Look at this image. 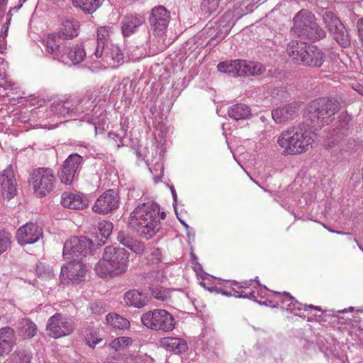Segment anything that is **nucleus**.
Here are the masks:
<instances>
[{
  "label": "nucleus",
  "mask_w": 363,
  "mask_h": 363,
  "mask_svg": "<svg viewBox=\"0 0 363 363\" xmlns=\"http://www.w3.org/2000/svg\"><path fill=\"white\" fill-rule=\"evenodd\" d=\"M158 204L152 201L139 204L130 213L128 226L141 238L149 240L161 228L160 220L165 218Z\"/></svg>",
  "instance_id": "obj_1"
},
{
  "label": "nucleus",
  "mask_w": 363,
  "mask_h": 363,
  "mask_svg": "<svg viewBox=\"0 0 363 363\" xmlns=\"http://www.w3.org/2000/svg\"><path fill=\"white\" fill-rule=\"evenodd\" d=\"M129 255V252L124 248L106 246L102 257L95 266L96 274L104 278L125 273L128 268Z\"/></svg>",
  "instance_id": "obj_2"
},
{
  "label": "nucleus",
  "mask_w": 363,
  "mask_h": 363,
  "mask_svg": "<svg viewBox=\"0 0 363 363\" xmlns=\"http://www.w3.org/2000/svg\"><path fill=\"white\" fill-rule=\"evenodd\" d=\"M313 142L311 133L304 125L290 127L282 131L277 139V143L286 155L304 152Z\"/></svg>",
  "instance_id": "obj_3"
},
{
  "label": "nucleus",
  "mask_w": 363,
  "mask_h": 363,
  "mask_svg": "<svg viewBox=\"0 0 363 363\" xmlns=\"http://www.w3.org/2000/svg\"><path fill=\"white\" fill-rule=\"evenodd\" d=\"M286 52L295 62L304 66L320 67L325 61L320 49L301 41H290L286 46Z\"/></svg>",
  "instance_id": "obj_4"
},
{
  "label": "nucleus",
  "mask_w": 363,
  "mask_h": 363,
  "mask_svg": "<svg viewBox=\"0 0 363 363\" xmlns=\"http://www.w3.org/2000/svg\"><path fill=\"white\" fill-rule=\"evenodd\" d=\"M294 25L291 33L294 35L316 41L325 37V31L316 22L315 15L306 10H300L293 18Z\"/></svg>",
  "instance_id": "obj_5"
},
{
  "label": "nucleus",
  "mask_w": 363,
  "mask_h": 363,
  "mask_svg": "<svg viewBox=\"0 0 363 363\" xmlns=\"http://www.w3.org/2000/svg\"><path fill=\"white\" fill-rule=\"evenodd\" d=\"M340 102L335 99L320 98L311 101L307 106V125L317 129L328 123V119L340 109Z\"/></svg>",
  "instance_id": "obj_6"
},
{
  "label": "nucleus",
  "mask_w": 363,
  "mask_h": 363,
  "mask_svg": "<svg viewBox=\"0 0 363 363\" xmlns=\"http://www.w3.org/2000/svg\"><path fill=\"white\" fill-rule=\"evenodd\" d=\"M57 179L54 171L49 167H39L30 174L29 182L38 197H44L50 194L55 186Z\"/></svg>",
  "instance_id": "obj_7"
},
{
  "label": "nucleus",
  "mask_w": 363,
  "mask_h": 363,
  "mask_svg": "<svg viewBox=\"0 0 363 363\" xmlns=\"http://www.w3.org/2000/svg\"><path fill=\"white\" fill-rule=\"evenodd\" d=\"M142 323L149 329L170 332L176 325L173 315L164 309H155L141 315Z\"/></svg>",
  "instance_id": "obj_8"
},
{
  "label": "nucleus",
  "mask_w": 363,
  "mask_h": 363,
  "mask_svg": "<svg viewBox=\"0 0 363 363\" xmlns=\"http://www.w3.org/2000/svg\"><path fill=\"white\" fill-rule=\"evenodd\" d=\"M92 241L86 237H72L67 240L64 244L63 257L67 260L82 259L91 254Z\"/></svg>",
  "instance_id": "obj_9"
},
{
  "label": "nucleus",
  "mask_w": 363,
  "mask_h": 363,
  "mask_svg": "<svg viewBox=\"0 0 363 363\" xmlns=\"http://www.w3.org/2000/svg\"><path fill=\"white\" fill-rule=\"evenodd\" d=\"M74 330V320L60 313L50 317L46 325L48 335L55 339L69 335Z\"/></svg>",
  "instance_id": "obj_10"
},
{
  "label": "nucleus",
  "mask_w": 363,
  "mask_h": 363,
  "mask_svg": "<svg viewBox=\"0 0 363 363\" xmlns=\"http://www.w3.org/2000/svg\"><path fill=\"white\" fill-rule=\"evenodd\" d=\"M83 161V157L77 153L69 155L63 162L57 172L61 182L66 185H70L77 180Z\"/></svg>",
  "instance_id": "obj_11"
},
{
  "label": "nucleus",
  "mask_w": 363,
  "mask_h": 363,
  "mask_svg": "<svg viewBox=\"0 0 363 363\" xmlns=\"http://www.w3.org/2000/svg\"><path fill=\"white\" fill-rule=\"evenodd\" d=\"M322 16L324 23L338 44L345 48L348 46L350 44L349 35L343 23L335 14L332 11H325Z\"/></svg>",
  "instance_id": "obj_12"
},
{
  "label": "nucleus",
  "mask_w": 363,
  "mask_h": 363,
  "mask_svg": "<svg viewBox=\"0 0 363 363\" xmlns=\"http://www.w3.org/2000/svg\"><path fill=\"white\" fill-rule=\"evenodd\" d=\"M45 51L48 55L60 62H66L65 50L67 42L55 32L43 40Z\"/></svg>",
  "instance_id": "obj_13"
},
{
  "label": "nucleus",
  "mask_w": 363,
  "mask_h": 363,
  "mask_svg": "<svg viewBox=\"0 0 363 363\" xmlns=\"http://www.w3.org/2000/svg\"><path fill=\"white\" fill-rule=\"evenodd\" d=\"M86 266L77 260H69L61 267L60 280L62 283H79L84 280Z\"/></svg>",
  "instance_id": "obj_14"
},
{
  "label": "nucleus",
  "mask_w": 363,
  "mask_h": 363,
  "mask_svg": "<svg viewBox=\"0 0 363 363\" xmlns=\"http://www.w3.org/2000/svg\"><path fill=\"white\" fill-rule=\"evenodd\" d=\"M170 20V12L163 6H157L152 9L149 23L155 35L164 33Z\"/></svg>",
  "instance_id": "obj_15"
},
{
  "label": "nucleus",
  "mask_w": 363,
  "mask_h": 363,
  "mask_svg": "<svg viewBox=\"0 0 363 363\" xmlns=\"http://www.w3.org/2000/svg\"><path fill=\"white\" fill-rule=\"evenodd\" d=\"M120 197L114 189L103 193L95 201L92 210L99 214H107L118 208Z\"/></svg>",
  "instance_id": "obj_16"
},
{
  "label": "nucleus",
  "mask_w": 363,
  "mask_h": 363,
  "mask_svg": "<svg viewBox=\"0 0 363 363\" xmlns=\"http://www.w3.org/2000/svg\"><path fill=\"white\" fill-rule=\"evenodd\" d=\"M43 237V230L36 223H27L21 226L16 233L19 245L24 246L38 242Z\"/></svg>",
  "instance_id": "obj_17"
},
{
  "label": "nucleus",
  "mask_w": 363,
  "mask_h": 363,
  "mask_svg": "<svg viewBox=\"0 0 363 363\" xmlns=\"http://www.w3.org/2000/svg\"><path fill=\"white\" fill-rule=\"evenodd\" d=\"M274 298L272 303L273 307H280L284 310L290 311L295 315H301L298 312L301 311L302 303H299L296 298L292 296L289 292H274Z\"/></svg>",
  "instance_id": "obj_18"
},
{
  "label": "nucleus",
  "mask_w": 363,
  "mask_h": 363,
  "mask_svg": "<svg viewBox=\"0 0 363 363\" xmlns=\"http://www.w3.org/2000/svg\"><path fill=\"white\" fill-rule=\"evenodd\" d=\"M0 184L4 199L11 200L16 194V180L13 167L8 166L0 174Z\"/></svg>",
  "instance_id": "obj_19"
},
{
  "label": "nucleus",
  "mask_w": 363,
  "mask_h": 363,
  "mask_svg": "<svg viewBox=\"0 0 363 363\" xmlns=\"http://www.w3.org/2000/svg\"><path fill=\"white\" fill-rule=\"evenodd\" d=\"M145 17L139 13H128L121 21V32L124 37H129L136 33L145 23Z\"/></svg>",
  "instance_id": "obj_20"
},
{
  "label": "nucleus",
  "mask_w": 363,
  "mask_h": 363,
  "mask_svg": "<svg viewBox=\"0 0 363 363\" xmlns=\"http://www.w3.org/2000/svg\"><path fill=\"white\" fill-rule=\"evenodd\" d=\"M297 104L291 103L272 111V116L277 123H284L292 120L298 115Z\"/></svg>",
  "instance_id": "obj_21"
},
{
  "label": "nucleus",
  "mask_w": 363,
  "mask_h": 363,
  "mask_svg": "<svg viewBox=\"0 0 363 363\" xmlns=\"http://www.w3.org/2000/svg\"><path fill=\"white\" fill-rule=\"evenodd\" d=\"M61 203L67 208L82 209L88 205V199L82 194L65 191L61 196Z\"/></svg>",
  "instance_id": "obj_22"
},
{
  "label": "nucleus",
  "mask_w": 363,
  "mask_h": 363,
  "mask_svg": "<svg viewBox=\"0 0 363 363\" xmlns=\"http://www.w3.org/2000/svg\"><path fill=\"white\" fill-rule=\"evenodd\" d=\"M16 343V336L13 328L4 327L0 329V356L9 354Z\"/></svg>",
  "instance_id": "obj_23"
},
{
  "label": "nucleus",
  "mask_w": 363,
  "mask_h": 363,
  "mask_svg": "<svg viewBox=\"0 0 363 363\" xmlns=\"http://www.w3.org/2000/svg\"><path fill=\"white\" fill-rule=\"evenodd\" d=\"M116 240L122 245L126 247L137 255H142L145 251V245L135 239L129 232L120 230L117 233Z\"/></svg>",
  "instance_id": "obj_24"
},
{
  "label": "nucleus",
  "mask_w": 363,
  "mask_h": 363,
  "mask_svg": "<svg viewBox=\"0 0 363 363\" xmlns=\"http://www.w3.org/2000/svg\"><path fill=\"white\" fill-rule=\"evenodd\" d=\"M217 67L219 72L226 73L232 77L245 76V60H235L221 62Z\"/></svg>",
  "instance_id": "obj_25"
},
{
  "label": "nucleus",
  "mask_w": 363,
  "mask_h": 363,
  "mask_svg": "<svg viewBox=\"0 0 363 363\" xmlns=\"http://www.w3.org/2000/svg\"><path fill=\"white\" fill-rule=\"evenodd\" d=\"M160 345L165 350L173 352L175 354L185 352L187 349L186 341L182 338L176 337H166L160 340Z\"/></svg>",
  "instance_id": "obj_26"
},
{
  "label": "nucleus",
  "mask_w": 363,
  "mask_h": 363,
  "mask_svg": "<svg viewBox=\"0 0 363 363\" xmlns=\"http://www.w3.org/2000/svg\"><path fill=\"white\" fill-rule=\"evenodd\" d=\"M79 23L74 18H67L62 23V26L57 32H55L64 40H71L79 34Z\"/></svg>",
  "instance_id": "obj_27"
},
{
  "label": "nucleus",
  "mask_w": 363,
  "mask_h": 363,
  "mask_svg": "<svg viewBox=\"0 0 363 363\" xmlns=\"http://www.w3.org/2000/svg\"><path fill=\"white\" fill-rule=\"evenodd\" d=\"M104 60L112 67H116L115 64L121 65L124 62V55L120 48L113 44H110L104 50Z\"/></svg>",
  "instance_id": "obj_28"
},
{
  "label": "nucleus",
  "mask_w": 363,
  "mask_h": 363,
  "mask_svg": "<svg viewBox=\"0 0 363 363\" xmlns=\"http://www.w3.org/2000/svg\"><path fill=\"white\" fill-rule=\"evenodd\" d=\"M237 286L238 282L235 281H225L223 285L220 284L215 286L211 288H208L211 291H214L217 294H220L226 296H235L236 298H244L246 295L244 294H240V291L238 290Z\"/></svg>",
  "instance_id": "obj_29"
},
{
  "label": "nucleus",
  "mask_w": 363,
  "mask_h": 363,
  "mask_svg": "<svg viewBox=\"0 0 363 363\" xmlns=\"http://www.w3.org/2000/svg\"><path fill=\"white\" fill-rule=\"evenodd\" d=\"M110 45L109 30L108 27L102 26L97 30L96 46L94 55L96 58L103 57L104 50Z\"/></svg>",
  "instance_id": "obj_30"
},
{
  "label": "nucleus",
  "mask_w": 363,
  "mask_h": 363,
  "mask_svg": "<svg viewBox=\"0 0 363 363\" xmlns=\"http://www.w3.org/2000/svg\"><path fill=\"white\" fill-rule=\"evenodd\" d=\"M254 289L255 290H251L250 291H243V293L246 295L244 298L252 299L261 305L271 306L272 301L269 298H267L266 301H264L258 300V298H264L266 297L267 288L265 286H262L259 281H256V283H255Z\"/></svg>",
  "instance_id": "obj_31"
},
{
  "label": "nucleus",
  "mask_w": 363,
  "mask_h": 363,
  "mask_svg": "<svg viewBox=\"0 0 363 363\" xmlns=\"http://www.w3.org/2000/svg\"><path fill=\"white\" fill-rule=\"evenodd\" d=\"M67 59L66 62H62L64 64L77 65L80 63L85 57L86 52L82 44L72 45L69 47L67 52H65Z\"/></svg>",
  "instance_id": "obj_32"
},
{
  "label": "nucleus",
  "mask_w": 363,
  "mask_h": 363,
  "mask_svg": "<svg viewBox=\"0 0 363 363\" xmlns=\"http://www.w3.org/2000/svg\"><path fill=\"white\" fill-rule=\"evenodd\" d=\"M74 99H69L63 101L54 102L52 111L58 115L65 116L67 115H77Z\"/></svg>",
  "instance_id": "obj_33"
},
{
  "label": "nucleus",
  "mask_w": 363,
  "mask_h": 363,
  "mask_svg": "<svg viewBox=\"0 0 363 363\" xmlns=\"http://www.w3.org/2000/svg\"><path fill=\"white\" fill-rule=\"evenodd\" d=\"M124 301L128 306L140 308L147 305V299L143 294L137 290H132L125 294Z\"/></svg>",
  "instance_id": "obj_34"
},
{
  "label": "nucleus",
  "mask_w": 363,
  "mask_h": 363,
  "mask_svg": "<svg viewBox=\"0 0 363 363\" xmlns=\"http://www.w3.org/2000/svg\"><path fill=\"white\" fill-rule=\"evenodd\" d=\"M228 115L235 121L247 119L251 116L250 108L244 104H236L228 108Z\"/></svg>",
  "instance_id": "obj_35"
},
{
  "label": "nucleus",
  "mask_w": 363,
  "mask_h": 363,
  "mask_svg": "<svg viewBox=\"0 0 363 363\" xmlns=\"http://www.w3.org/2000/svg\"><path fill=\"white\" fill-rule=\"evenodd\" d=\"M36 324L29 318H23L18 323V331L19 335L24 339H30L37 333Z\"/></svg>",
  "instance_id": "obj_36"
},
{
  "label": "nucleus",
  "mask_w": 363,
  "mask_h": 363,
  "mask_svg": "<svg viewBox=\"0 0 363 363\" xmlns=\"http://www.w3.org/2000/svg\"><path fill=\"white\" fill-rule=\"evenodd\" d=\"M76 114L82 113L94 112L96 113L99 111L100 107L94 105V101L89 96H84L80 99H74ZM88 113L86 114V116Z\"/></svg>",
  "instance_id": "obj_37"
},
{
  "label": "nucleus",
  "mask_w": 363,
  "mask_h": 363,
  "mask_svg": "<svg viewBox=\"0 0 363 363\" xmlns=\"http://www.w3.org/2000/svg\"><path fill=\"white\" fill-rule=\"evenodd\" d=\"M104 0H72L75 6L80 8L88 13H94L102 4Z\"/></svg>",
  "instance_id": "obj_38"
},
{
  "label": "nucleus",
  "mask_w": 363,
  "mask_h": 363,
  "mask_svg": "<svg viewBox=\"0 0 363 363\" xmlns=\"http://www.w3.org/2000/svg\"><path fill=\"white\" fill-rule=\"evenodd\" d=\"M32 358L31 352L24 349H18L11 354L9 363H30Z\"/></svg>",
  "instance_id": "obj_39"
},
{
  "label": "nucleus",
  "mask_w": 363,
  "mask_h": 363,
  "mask_svg": "<svg viewBox=\"0 0 363 363\" xmlns=\"http://www.w3.org/2000/svg\"><path fill=\"white\" fill-rule=\"evenodd\" d=\"M245 75L259 76L265 72V67L257 62H247L245 60Z\"/></svg>",
  "instance_id": "obj_40"
},
{
  "label": "nucleus",
  "mask_w": 363,
  "mask_h": 363,
  "mask_svg": "<svg viewBox=\"0 0 363 363\" xmlns=\"http://www.w3.org/2000/svg\"><path fill=\"white\" fill-rule=\"evenodd\" d=\"M106 320L110 325L120 329L126 328L130 325L127 319L115 313H109L107 315Z\"/></svg>",
  "instance_id": "obj_41"
},
{
  "label": "nucleus",
  "mask_w": 363,
  "mask_h": 363,
  "mask_svg": "<svg viewBox=\"0 0 363 363\" xmlns=\"http://www.w3.org/2000/svg\"><path fill=\"white\" fill-rule=\"evenodd\" d=\"M150 289L152 296L157 300L165 301L170 298L169 291L161 286L152 284Z\"/></svg>",
  "instance_id": "obj_42"
},
{
  "label": "nucleus",
  "mask_w": 363,
  "mask_h": 363,
  "mask_svg": "<svg viewBox=\"0 0 363 363\" xmlns=\"http://www.w3.org/2000/svg\"><path fill=\"white\" fill-rule=\"evenodd\" d=\"M220 0H203L201 9L204 14L212 15L218 12Z\"/></svg>",
  "instance_id": "obj_43"
},
{
  "label": "nucleus",
  "mask_w": 363,
  "mask_h": 363,
  "mask_svg": "<svg viewBox=\"0 0 363 363\" xmlns=\"http://www.w3.org/2000/svg\"><path fill=\"white\" fill-rule=\"evenodd\" d=\"M36 273L39 278L45 280L52 279L54 276L52 268L50 265L43 263L37 264Z\"/></svg>",
  "instance_id": "obj_44"
},
{
  "label": "nucleus",
  "mask_w": 363,
  "mask_h": 363,
  "mask_svg": "<svg viewBox=\"0 0 363 363\" xmlns=\"http://www.w3.org/2000/svg\"><path fill=\"white\" fill-rule=\"evenodd\" d=\"M11 244V234L5 230L0 232V255L6 252Z\"/></svg>",
  "instance_id": "obj_45"
},
{
  "label": "nucleus",
  "mask_w": 363,
  "mask_h": 363,
  "mask_svg": "<svg viewBox=\"0 0 363 363\" xmlns=\"http://www.w3.org/2000/svg\"><path fill=\"white\" fill-rule=\"evenodd\" d=\"M98 228L101 236L107 238L112 233L113 223L110 221L103 220L99 223Z\"/></svg>",
  "instance_id": "obj_46"
},
{
  "label": "nucleus",
  "mask_w": 363,
  "mask_h": 363,
  "mask_svg": "<svg viewBox=\"0 0 363 363\" xmlns=\"http://www.w3.org/2000/svg\"><path fill=\"white\" fill-rule=\"evenodd\" d=\"M131 339L127 337H119L113 340L110 345L112 348L118 350L120 347H124L131 343Z\"/></svg>",
  "instance_id": "obj_47"
},
{
  "label": "nucleus",
  "mask_w": 363,
  "mask_h": 363,
  "mask_svg": "<svg viewBox=\"0 0 363 363\" xmlns=\"http://www.w3.org/2000/svg\"><path fill=\"white\" fill-rule=\"evenodd\" d=\"M255 284H252V280L244 281L241 283L238 282V286H237L238 290L240 291V294H244L243 291H250L251 290H255L254 289Z\"/></svg>",
  "instance_id": "obj_48"
},
{
  "label": "nucleus",
  "mask_w": 363,
  "mask_h": 363,
  "mask_svg": "<svg viewBox=\"0 0 363 363\" xmlns=\"http://www.w3.org/2000/svg\"><path fill=\"white\" fill-rule=\"evenodd\" d=\"M102 339L99 337L96 331L91 332L86 337L87 343L90 347H94Z\"/></svg>",
  "instance_id": "obj_49"
},
{
  "label": "nucleus",
  "mask_w": 363,
  "mask_h": 363,
  "mask_svg": "<svg viewBox=\"0 0 363 363\" xmlns=\"http://www.w3.org/2000/svg\"><path fill=\"white\" fill-rule=\"evenodd\" d=\"M340 118V126L342 128H345L347 126L350 118L345 113H342L339 116Z\"/></svg>",
  "instance_id": "obj_50"
},
{
  "label": "nucleus",
  "mask_w": 363,
  "mask_h": 363,
  "mask_svg": "<svg viewBox=\"0 0 363 363\" xmlns=\"http://www.w3.org/2000/svg\"><path fill=\"white\" fill-rule=\"evenodd\" d=\"M91 310L94 313L96 314L102 313L105 311L102 305H100L99 303H93L91 306Z\"/></svg>",
  "instance_id": "obj_51"
},
{
  "label": "nucleus",
  "mask_w": 363,
  "mask_h": 363,
  "mask_svg": "<svg viewBox=\"0 0 363 363\" xmlns=\"http://www.w3.org/2000/svg\"><path fill=\"white\" fill-rule=\"evenodd\" d=\"M357 27L359 35L360 38L363 40V17L358 20Z\"/></svg>",
  "instance_id": "obj_52"
},
{
  "label": "nucleus",
  "mask_w": 363,
  "mask_h": 363,
  "mask_svg": "<svg viewBox=\"0 0 363 363\" xmlns=\"http://www.w3.org/2000/svg\"><path fill=\"white\" fill-rule=\"evenodd\" d=\"M6 9V0H0V18L4 15Z\"/></svg>",
  "instance_id": "obj_53"
},
{
  "label": "nucleus",
  "mask_w": 363,
  "mask_h": 363,
  "mask_svg": "<svg viewBox=\"0 0 363 363\" xmlns=\"http://www.w3.org/2000/svg\"><path fill=\"white\" fill-rule=\"evenodd\" d=\"M308 308H312V309H315L316 311H321V308L320 306H313V305H306V304H302V306H301V311L303 310V311H307Z\"/></svg>",
  "instance_id": "obj_54"
},
{
  "label": "nucleus",
  "mask_w": 363,
  "mask_h": 363,
  "mask_svg": "<svg viewBox=\"0 0 363 363\" xmlns=\"http://www.w3.org/2000/svg\"><path fill=\"white\" fill-rule=\"evenodd\" d=\"M354 89L357 92L359 93V94H361L362 96H363V85L360 84H356L354 86Z\"/></svg>",
  "instance_id": "obj_55"
},
{
  "label": "nucleus",
  "mask_w": 363,
  "mask_h": 363,
  "mask_svg": "<svg viewBox=\"0 0 363 363\" xmlns=\"http://www.w3.org/2000/svg\"><path fill=\"white\" fill-rule=\"evenodd\" d=\"M155 277L160 280L161 283L163 282V279H166V278L162 275V274L160 272H155Z\"/></svg>",
  "instance_id": "obj_56"
},
{
  "label": "nucleus",
  "mask_w": 363,
  "mask_h": 363,
  "mask_svg": "<svg viewBox=\"0 0 363 363\" xmlns=\"http://www.w3.org/2000/svg\"><path fill=\"white\" fill-rule=\"evenodd\" d=\"M86 119L89 123H93L94 125L95 130H96L95 118H94L93 116L91 118L89 116H86Z\"/></svg>",
  "instance_id": "obj_57"
},
{
  "label": "nucleus",
  "mask_w": 363,
  "mask_h": 363,
  "mask_svg": "<svg viewBox=\"0 0 363 363\" xmlns=\"http://www.w3.org/2000/svg\"><path fill=\"white\" fill-rule=\"evenodd\" d=\"M13 10H17L16 8H13V9H11L9 10V13H8V19H7V23H10V21H11V12L13 11Z\"/></svg>",
  "instance_id": "obj_58"
},
{
  "label": "nucleus",
  "mask_w": 363,
  "mask_h": 363,
  "mask_svg": "<svg viewBox=\"0 0 363 363\" xmlns=\"http://www.w3.org/2000/svg\"><path fill=\"white\" fill-rule=\"evenodd\" d=\"M171 191H172V196H173L174 200L175 201L177 200V193H176L175 189L174 188H172Z\"/></svg>",
  "instance_id": "obj_59"
},
{
  "label": "nucleus",
  "mask_w": 363,
  "mask_h": 363,
  "mask_svg": "<svg viewBox=\"0 0 363 363\" xmlns=\"http://www.w3.org/2000/svg\"><path fill=\"white\" fill-rule=\"evenodd\" d=\"M139 58H140V57H138V56H135V57L133 56L132 57V60H135L139 59Z\"/></svg>",
  "instance_id": "obj_60"
},
{
  "label": "nucleus",
  "mask_w": 363,
  "mask_h": 363,
  "mask_svg": "<svg viewBox=\"0 0 363 363\" xmlns=\"http://www.w3.org/2000/svg\"><path fill=\"white\" fill-rule=\"evenodd\" d=\"M182 223L184 224V225L186 227V228H188V225H186L185 223L182 222Z\"/></svg>",
  "instance_id": "obj_61"
},
{
  "label": "nucleus",
  "mask_w": 363,
  "mask_h": 363,
  "mask_svg": "<svg viewBox=\"0 0 363 363\" xmlns=\"http://www.w3.org/2000/svg\"><path fill=\"white\" fill-rule=\"evenodd\" d=\"M345 311H346V310H343V311H339L338 312H339V313H340V312L344 313V312H345Z\"/></svg>",
  "instance_id": "obj_62"
}]
</instances>
